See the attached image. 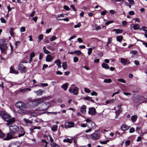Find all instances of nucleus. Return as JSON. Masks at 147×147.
<instances>
[{"mask_svg":"<svg viewBox=\"0 0 147 147\" xmlns=\"http://www.w3.org/2000/svg\"><path fill=\"white\" fill-rule=\"evenodd\" d=\"M63 142H67L69 143H71L72 142V141H71V140L69 138L64 139L63 140Z\"/></svg>","mask_w":147,"mask_h":147,"instance_id":"nucleus-37","label":"nucleus"},{"mask_svg":"<svg viewBox=\"0 0 147 147\" xmlns=\"http://www.w3.org/2000/svg\"><path fill=\"white\" fill-rule=\"evenodd\" d=\"M83 98L84 100H88L89 101H90L92 102H94V100L92 99V98L89 97L88 96H86Z\"/></svg>","mask_w":147,"mask_h":147,"instance_id":"nucleus-24","label":"nucleus"},{"mask_svg":"<svg viewBox=\"0 0 147 147\" xmlns=\"http://www.w3.org/2000/svg\"><path fill=\"white\" fill-rule=\"evenodd\" d=\"M51 29L52 28H51L47 29L46 31V33H48L50 32L51 31Z\"/></svg>","mask_w":147,"mask_h":147,"instance_id":"nucleus-56","label":"nucleus"},{"mask_svg":"<svg viewBox=\"0 0 147 147\" xmlns=\"http://www.w3.org/2000/svg\"><path fill=\"white\" fill-rule=\"evenodd\" d=\"M35 13V11H33V12L29 16L30 17H33Z\"/></svg>","mask_w":147,"mask_h":147,"instance_id":"nucleus-53","label":"nucleus"},{"mask_svg":"<svg viewBox=\"0 0 147 147\" xmlns=\"http://www.w3.org/2000/svg\"><path fill=\"white\" fill-rule=\"evenodd\" d=\"M27 90L30 91L31 89L30 88H26L23 89H21L20 90V91L21 92H24L25 91Z\"/></svg>","mask_w":147,"mask_h":147,"instance_id":"nucleus-41","label":"nucleus"},{"mask_svg":"<svg viewBox=\"0 0 147 147\" xmlns=\"http://www.w3.org/2000/svg\"><path fill=\"white\" fill-rule=\"evenodd\" d=\"M109 141V140H106L103 141H100V143L102 144H106L107 143V142H108Z\"/></svg>","mask_w":147,"mask_h":147,"instance_id":"nucleus-44","label":"nucleus"},{"mask_svg":"<svg viewBox=\"0 0 147 147\" xmlns=\"http://www.w3.org/2000/svg\"><path fill=\"white\" fill-rule=\"evenodd\" d=\"M51 106V104L49 102H46L43 104L39 107L36 108V111H43L45 110H47L48 108Z\"/></svg>","mask_w":147,"mask_h":147,"instance_id":"nucleus-5","label":"nucleus"},{"mask_svg":"<svg viewBox=\"0 0 147 147\" xmlns=\"http://www.w3.org/2000/svg\"><path fill=\"white\" fill-rule=\"evenodd\" d=\"M10 72L11 73H13L16 74H18V72L17 71H15L12 66L10 68Z\"/></svg>","mask_w":147,"mask_h":147,"instance_id":"nucleus-18","label":"nucleus"},{"mask_svg":"<svg viewBox=\"0 0 147 147\" xmlns=\"http://www.w3.org/2000/svg\"><path fill=\"white\" fill-rule=\"evenodd\" d=\"M28 113L30 114L33 117H36L37 115V114L32 110L28 111Z\"/></svg>","mask_w":147,"mask_h":147,"instance_id":"nucleus-16","label":"nucleus"},{"mask_svg":"<svg viewBox=\"0 0 147 147\" xmlns=\"http://www.w3.org/2000/svg\"><path fill=\"white\" fill-rule=\"evenodd\" d=\"M15 134H13L10 131L9 133L7 134L6 138H4V140H8L13 138H14V136Z\"/></svg>","mask_w":147,"mask_h":147,"instance_id":"nucleus-10","label":"nucleus"},{"mask_svg":"<svg viewBox=\"0 0 147 147\" xmlns=\"http://www.w3.org/2000/svg\"><path fill=\"white\" fill-rule=\"evenodd\" d=\"M139 26L138 24H136L135 25L133 26V29L135 30H137L138 29Z\"/></svg>","mask_w":147,"mask_h":147,"instance_id":"nucleus-39","label":"nucleus"},{"mask_svg":"<svg viewBox=\"0 0 147 147\" xmlns=\"http://www.w3.org/2000/svg\"><path fill=\"white\" fill-rule=\"evenodd\" d=\"M122 110L121 108H119L118 111L116 112V115H119L120 113H121L122 112Z\"/></svg>","mask_w":147,"mask_h":147,"instance_id":"nucleus-38","label":"nucleus"},{"mask_svg":"<svg viewBox=\"0 0 147 147\" xmlns=\"http://www.w3.org/2000/svg\"><path fill=\"white\" fill-rule=\"evenodd\" d=\"M51 145L52 147H60L55 142H52L51 143Z\"/></svg>","mask_w":147,"mask_h":147,"instance_id":"nucleus-32","label":"nucleus"},{"mask_svg":"<svg viewBox=\"0 0 147 147\" xmlns=\"http://www.w3.org/2000/svg\"><path fill=\"white\" fill-rule=\"evenodd\" d=\"M62 66L63 69H66L67 67V63L65 62H63L62 63Z\"/></svg>","mask_w":147,"mask_h":147,"instance_id":"nucleus-28","label":"nucleus"},{"mask_svg":"<svg viewBox=\"0 0 147 147\" xmlns=\"http://www.w3.org/2000/svg\"><path fill=\"white\" fill-rule=\"evenodd\" d=\"M112 82L111 79H105L104 80V82L105 83H110Z\"/></svg>","mask_w":147,"mask_h":147,"instance_id":"nucleus-27","label":"nucleus"},{"mask_svg":"<svg viewBox=\"0 0 147 147\" xmlns=\"http://www.w3.org/2000/svg\"><path fill=\"white\" fill-rule=\"evenodd\" d=\"M10 125V126L9 127V130L13 134H16L19 130L21 132H22L23 131L22 128L20 129L19 127L17 125H12V124Z\"/></svg>","mask_w":147,"mask_h":147,"instance_id":"nucleus-4","label":"nucleus"},{"mask_svg":"<svg viewBox=\"0 0 147 147\" xmlns=\"http://www.w3.org/2000/svg\"><path fill=\"white\" fill-rule=\"evenodd\" d=\"M135 131V129L134 128L132 127L130 129L129 132L130 133L134 132Z\"/></svg>","mask_w":147,"mask_h":147,"instance_id":"nucleus-54","label":"nucleus"},{"mask_svg":"<svg viewBox=\"0 0 147 147\" xmlns=\"http://www.w3.org/2000/svg\"><path fill=\"white\" fill-rule=\"evenodd\" d=\"M26 31V28L24 27H22L20 28V32H24Z\"/></svg>","mask_w":147,"mask_h":147,"instance_id":"nucleus-45","label":"nucleus"},{"mask_svg":"<svg viewBox=\"0 0 147 147\" xmlns=\"http://www.w3.org/2000/svg\"><path fill=\"white\" fill-rule=\"evenodd\" d=\"M0 116L4 120L7 122V125L9 126L10 125L13 123L15 121V119L13 117L8 115L5 112L0 111Z\"/></svg>","mask_w":147,"mask_h":147,"instance_id":"nucleus-1","label":"nucleus"},{"mask_svg":"<svg viewBox=\"0 0 147 147\" xmlns=\"http://www.w3.org/2000/svg\"><path fill=\"white\" fill-rule=\"evenodd\" d=\"M86 106L83 105L81 107V111L83 113H85L86 112Z\"/></svg>","mask_w":147,"mask_h":147,"instance_id":"nucleus-17","label":"nucleus"},{"mask_svg":"<svg viewBox=\"0 0 147 147\" xmlns=\"http://www.w3.org/2000/svg\"><path fill=\"white\" fill-rule=\"evenodd\" d=\"M68 83H66V84H63L62 85L61 87L63 88L64 90H66L67 89L68 87Z\"/></svg>","mask_w":147,"mask_h":147,"instance_id":"nucleus-22","label":"nucleus"},{"mask_svg":"<svg viewBox=\"0 0 147 147\" xmlns=\"http://www.w3.org/2000/svg\"><path fill=\"white\" fill-rule=\"evenodd\" d=\"M55 63L57 65H60L61 64V62L60 59H57L55 61Z\"/></svg>","mask_w":147,"mask_h":147,"instance_id":"nucleus-36","label":"nucleus"},{"mask_svg":"<svg viewBox=\"0 0 147 147\" xmlns=\"http://www.w3.org/2000/svg\"><path fill=\"white\" fill-rule=\"evenodd\" d=\"M1 22L3 23H5L6 22L5 20L3 18H1Z\"/></svg>","mask_w":147,"mask_h":147,"instance_id":"nucleus-60","label":"nucleus"},{"mask_svg":"<svg viewBox=\"0 0 147 147\" xmlns=\"http://www.w3.org/2000/svg\"><path fill=\"white\" fill-rule=\"evenodd\" d=\"M91 94L92 96H97V93L94 91H93L91 93Z\"/></svg>","mask_w":147,"mask_h":147,"instance_id":"nucleus-50","label":"nucleus"},{"mask_svg":"<svg viewBox=\"0 0 147 147\" xmlns=\"http://www.w3.org/2000/svg\"><path fill=\"white\" fill-rule=\"evenodd\" d=\"M107 12L106 11H103L101 13V14L102 15L104 16L106 13Z\"/></svg>","mask_w":147,"mask_h":147,"instance_id":"nucleus-63","label":"nucleus"},{"mask_svg":"<svg viewBox=\"0 0 147 147\" xmlns=\"http://www.w3.org/2000/svg\"><path fill=\"white\" fill-rule=\"evenodd\" d=\"M46 99V98L45 97H43L36 100H34L31 102H29L28 104L31 105L30 108L32 109L33 108L37 106L39 104L42 103Z\"/></svg>","mask_w":147,"mask_h":147,"instance_id":"nucleus-2","label":"nucleus"},{"mask_svg":"<svg viewBox=\"0 0 147 147\" xmlns=\"http://www.w3.org/2000/svg\"><path fill=\"white\" fill-rule=\"evenodd\" d=\"M57 38V37L54 36L51 38H50V39L51 41H53L55 40Z\"/></svg>","mask_w":147,"mask_h":147,"instance_id":"nucleus-47","label":"nucleus"},{"mask_svg":"<svg viewBox=\"0 0 147 147\" xmlns=\"http://www.w3.org/2000/svg\"><path fill=\"white\" fill-rule=\"evenodd\" d=\"M121 63L123 65H126L127 63V60L124 58H121Z\"/></svg>","mask_w":147,"mask_h":147,"instance_id":"nucleus-20","label":"nucleus"},{"mask_svg":"<svg viewBox=\"0 0 147 147\" xmlns=\"http://www.w3.org/2000/svg\"><path fill=\"white\" fill-rule=\"evenodd\" d=\"M35 55V53L34 52H32V53L30 54V58H32L34 57Z\"/></svg>","mask_w":147,"mask_h":147,"instance_id":"nucleus-59","label":"nucleus"},{"mask_svg":"<svg viewBox=\"0 0 147 147\" xmlns=\"http://www.w3.org/2000/svg\"><path fill=\"white\" fill-rule=\"evenodd\" d=\"M4 136V134L0 130V138H3Z\"/></svg>","mask_w":147,"mask_h":147,"instance_id":"nucleus-61","label":"nucleus"},{"mask_svg":"<svg viewBox=\"0 0 147 147\" xmlns=\"http://www.w3.org/2000/svg\"><path fill=\"white\" fill-rule=\"evenodd\" d=\"M25 134V132L24 131H23L22 133L20 134L18 136V137H20L22 136H23Z\"/></svg>","mask_w":147,"mask_h":147,"instance_id":"nucleus-52","label":"nucleus"},{"mask_svg":"<svg viewBox=\"0 0 147 147\" xmlns=\"http://www.w3.org/2000/svg\"><path fill=\"white\" fill-rule=\"evenodd\" d=\"M130 143V141L129 140H127L125 142V145L126 146H129V145Z\"/></svg>","mask_w":147,"mask_h":147,"instance_id":"nucleus-51","label":"nucleus"},{"mask_svg":"<svg viewBox=\"0 0 147 147\" xmlns=\"http://www.w3.org/2000/svg\"><path fill=\"white\" fill-rule=\"evenodd\" d=\"M87 126L89 127H90V125H91L92 127H94L95 125V123L92 121H91L87 124Z\"/></svg>","mask_w":147,"mask_h":147,"instance_id":"nucleus-21","label":"nucleus"},{"mask_svg":"<svg viewBox=\"0 0 147 147\" xmlns=\"http://www.w3.org/2000/svg\"><path fill=\"white\" fill-rule=\"evenodd\" d=\"M81 26V24L80 22H79L78 24L77 25H74V27L75 28H77L80 27Z\"/></svg>","mask_w":147,"mask_h":147,"instance_id":"nucleus-48","label":"nucleus"},{"mask_svg":"<svg viewBox=\"0 0 147 147\" xmlns=\"http://www.w3.org/2000/svg\"><path fill=\"white\" fill-rule=\"evenodd\" d=\"M8 40L5 39H0V49L2 52H4L7 48Z\"/></svg>","mask_w":147,"mask_h":147,"instance_id":"nucleus-3","label":"nucleus"},{"mask_svg":"<svg viewBox=\"0 0 147 147\" xmlns=\"http://www.w3.org/2000/svg\"><path fill=\"white\" fill-rule=\"evenodd\" d=\"M73 59H74V62L76 63L78 61V58L77 57H74Z\"/></svg>","mask_w":147,"mask_h":147,"instance_id":"nucleus-49","label":"nucleus"},{"mask_svg":"<svg viewBox=\"0 0 147 147\" xmlns=\"http://www.w3.org/2000/svg\"><path fill=\"white\" fill-rule=\"evenodd\" d=\"M137 117L136 115L132 116L131 117V120L133 122H134L136 120Z\"/></svg>","mask_w":147,"mask_h":147,"instance_id":"nucleus-30","label":"nucleus"},{"mask_svg":"<svg viewBox=\"0 0 147 147\" xmlns=\"http://www.w3.org/2000/svg\"><path fill=\"white\" fill-rule=\"evenodd\" d=\"M123 39L122 36H119L117 37V40L118 41L120 42Z\"/></svg>","mask_w":147,"mask_h":147,"instance_id":"nucleus-31","label":"nucleus"},{"mask_svg":"<svg viewBox=\"0 0 147 147\" xmlns=\"http://www.w3.org/2000/svg\"><path fill=\"white\" fill-rule=\"evenodd\" d=\"M75 53L77 54L78 55H80L82 53L81 51L79 50H77L74 51Z\"/></svg>","mask_w":147,"mask_h":147,"instance_id":"nucleus-40","label":"nucleus"},{"mask_svg":"<svg viewBox=\"0 0 147 147\" xmlns=\"http://www.w3.org/2000/svg\"><path fill=\"white\" fill-rule=\"evenodd\" d=\"M18 113L20 114L24 115L25 113V111L24 110H22L20 109V110L18 111Z\"/></svg>","mask_w":147,"mask_h":147,"instance_id":"nucleus-26","label":"nucleus"},{"mask_svg":"<svg viewBox=\"0 0 147 147\" xmlns=\"http://www.w3.org/2000/svg\"><path fill=\"white\" fill-rule=\"evenodd\" d=\"M84 91L87 93H90V90L89 89L86 88H84Z\"/></svg>","mask_w":147,"mask_h":147,"instance_id":"nucleus-55","label":"nucleus"},{"mask_svg":"<svg viewBox=\"0 0 147 147\" xmlns=\"http://www.w3.org/2000/svg\"><path fill=\"white\" fill-rule=\"evenodd\" d=\"M113 30L114 31H116L117 34H119V33H122L123 32V31L121 29H115Z\"/></svg>","mask_w":147,"mask_h":147,"instance_id":"nucleus-33","label":"nucleus"},{"mask_svg":"<svg viewBox=\"0 0 147 147\" xmlns=\"http://www.w3.org/2000/svg\"><path fill=\"white\" fill-rule=\"evenodd\" d=\"M114 22L113 21V20H110V21H108L107 22L105 23V25H108L109 24H111V23H113Z\"/></svg>","mask_w":147,"mask_h":147,"instance_id":"nucleus-43","label":"nucleus"},{"mask_svg":"<svg viewBox=\"0 0 147 147\" xmlns=\"http://www.w3.org/2000/svg\"><path fill=\"white\" fill-rule=\"evenodd\" d=\"M65 126L66 128L73 127L74 126V123L72 122H69L65 124Z\"/></svg>","mask_w":147,"mask_h":147,"instance_id":"nucleus-11","label":"nucleus"},{"mask_svg":"<svg viewBox=\"0 0 147 147\" xmlns=\"http://www.w3.org/2000/svg\"><path fill=\"white\" fill-rule=\"evenodd\" d=\"M54 58V57H52L50 55H47L46 58V61L47 62H51Z\"/></svg>","mask_w":147,"mask_h":147,"instance_id":"nucleus-13","label":"nucleus"},{"mask_svg":"<svg viewBox=\"0 0 147 147\" xmlns=\"http://www.w3.org/2000/svg\"><path fill=\"white\" fill-rule=\"evenodd\" d=\"M16 106L20 109L22 110H25L26 108V105L22 102H18L16 103Z\"/></svg>","mask_w":147,"mask_h":147,"instance_id":"nucleus-6","label":"nucleus"},{"mask_svg":"<svg viewBox=\"0 0 147 147\" xmlns=\"http://www.w3.org/2000/svg\"><path fill=\"white\" fill-rule=\"evenodd\" d=\"M96 113V109L94 108H89L88 113L91 115H93L95 114Z\"/></svg>","mask_w":147,"mask_h":147,"instance_id":"nucleus-12","label":"nucleus"},{"mask_svg":"<svg viewBox=\"0 0 147 147\" xmlns=\"http://www.w3.org/2000/svg\"><path fill=\"white\" fill-rule=\"evenodd\" d=\"M112 40V37H110L108 38V42L110 44Z\"/></svg>","mask_w":147,"mask_h":147,"instance_id":"nucleus-57","label":"nucleus"},{"mask_svg":"<svg viewBox=\"0 0 147 147\" xmlns=\"http://www.w3.org/2000/svg\"><path fill=\"white\" fill-rule=\"evenodd\" d=\"M43 35L42 34H40L39 35L38 37V40L37 41L38 42H39L40 40L43 39Z\"/></svg>","mask_w":147,"mask_h":147,"instance_id":"nucleus-25","label":"nucleus"},{"mask_svg":"<svg viewBox=\"0 0 147 147\" xmlns=\"http://www.w3.org/2000/svg\"><path fill=\"white\" fill-rule=\"evenodd\" d=\"M100 133L98 131H96L91 135V138L94 140H96L100 137Z\"/></svg>","mask_w":147,"mask_h":147,"instance_id":"nucleus-8","label":"nucleus"},{"mask_svg":"<svg viewBox=\"0 0 147 147\" xmlns=\"http://www.w3.org/2000/svg\"><path fill=\"white\" fill-rule=\"evenodd\" d=\"M118 81L120 82L123 83H125V81L122 78L118 79Z\"/></svg>","mask_w":147,"mask_h":147,"instance_id":"nucleus-42","label":"nucleus"},{"mask_svg":"<svg viewBox=\"0 0 147 147\" xmlns=\"http://www.w3.org/2000/svg\"><path fill=\"white\" fill-rule=\"evenodd\" d=\"M92 51V49L91 48H90L88 49V55H90Z\"/></svg>","mask_w":147,"mask_h":147,"instance_id":"nucleus-46","label":"nucleus"},{"mask_svg":"<svg viewBox=\"0 0 147 147\" xmlns=\"http://www.w3.org/2000/svg\"><path fill=\"white\" fill-rule=\"evenodd\" d=\"M14 28H13L11 27L10 28V31H9V32L11 36H13L14 35V33L13 32V30Z\"/></svg>","mask_w":147,"mask_h":147,"instance_id":"nucleus-29","label":"nucleus"},{"mask_svg":"<svg viewBox=\"0 0 147 147\" xmlns=\"http://www.w3.org/2000/svg\"><path fill=\"white\" fill-rule=\"evenodd\" d=\"M18 69L21 70V73H25L27 71V69L26 66H24L22 63H20L18 65Z\"/></svg>","mask_w":147,"mask_h":147,"instance_id":"nucleus-9","label":"nucleus"},{"mask_svg":"<svg viewBox=\"0 0 147 147\" xmlns=\"http://www.w3.org/2000/svg\"><path fill=\"white\" fill-rule=\"evenodd\" d=\"M41 85L43 87H45L47 86L48 84L47 83H41Z\"/></svg>","mask_w":147,"mask_h":147,"instance_id":"nucleus-62","label":"nucleus"},{"mask_svg":"<svg viewBox=\"0 0 147 147\" xmlns=\"http://www.w3.org/2000/svg\"><path fill=\"white\" fill-rule=\"evenodd\" d=\"M45 91L44 90H38L35 91L34 92L36 93L37 95L38 96H41L42 94V93Z\"/></svg>","mask_w":147,"mask_h":147,"instance_id":"nucleus-14","label":"nucleus"},{"mask_svg":"<svg viewBox=\"0 0 147 147\" xmlns=\"http://www.w3.org/2000/svg\"><path fill=\"white\" fill-rule=\"evenodd\" d=\"M127 1L132 5L134 4V2L133 0H127Z\"/></svg>","mask_w":147,"mask_h":147,"instance_id":"nucleus-58","label":"nucleus"},{"mask_svg":"<svg viewBox=\"0 0 147 147\" xmlns=\"http://www.w3.org/2000/svg\"><path fill=\"white\" fill-rule=\"evenodd\" d=\"M121 127L122 130L123 131L127 130L129 128V126L125 124H123Z\"/></svg>","mask_w":147,"mask_h":147,"instance_id":"nucleus-15","label":"nucleus"},{"mask_svg":"<svg viewBox=\"0 0 147 147\" xmlns=\"http://www.w3.org/2000/svg\"><path fill=\"white\" fill-rule=\"evenodd\" d=\"M20 42L19 41L16 42L15 43V45L16 46L20 45Z\"/></svg>","mask_w":147,"mask_h":147,"instance_id":"nucleus-64","label":"nucleus"},{"mask_svg":"<svg viewBox=\"0 0 147 147\" xmlns=\"http://www.w3.org/2000/svg\"><path fill=\"white\" fill-rule=\"evenodd\" d=\"M116 101V99H110L106 101V103L107 104L110 103H113Z\"/></svg>","mask_w":147,"mask_h":147,"instance_id":"nucleus-23","label":"nucleus"},{"mask_svg":"<svg viewBox=\"0 0 147 147\" xmlns=\"http://www.w3.org/2000/svg\"><path fill=\"white\" fill-rule=\"evenodd\" d=\"M57 125H54L53 127H51V130L53 131H56L57 129Z\"/></svg>","mask_w":147,"mask_h":147,"instance_id":"nucleus-34","label":"nucleus"},{"mask_svg":"<svg viewBox=\"0 0 147 147\" xmlns=\"http://www.w3.org/2000/svg\"><path fill=\"white\" fill-rule=\"evenodd\" d=\"M75 85L74 84H73L71 86L70 88L69 89V92L71 93L74 94L75 95H77L78 94V92L79 91V89L77 87H76L74 88L72 90L73 88L72 86L74 87Z\"/></svg>","mask_w":147,"mask_h":147,"instance_id":"nucleus-7","label":"nucleus"},{"mask_svg":"<svg viewBox=\"0 0 147 147\" xmlns=\"http://www.w3.org/2000/svg\"><path fill=\"white\" fill-rule=\"evenodd\" d=\"M24 120L26 123L31 124L32 123V122L31 121L28 119L25 118L24 119Z\"/></svg>","mask_w":147,"mask_h":147,"instance_id":"nucleus-35","label":"nucleus"},{"mask_svg":"<svg viewBox=\"0 0 147 147\" xmlns=\"http://www.w3.org/2000/svg\"><path fill=\"white\" fill-rule=\"evenodd\" d=\"M101 66L102 68L106 69H108L109 68V67L108 65L107 64L104 63H102Z\"/></svg>","mask_w":147,"mask_h":147,"instance_id":"nucleus-19","label":"nucleus"}]
</instances>
